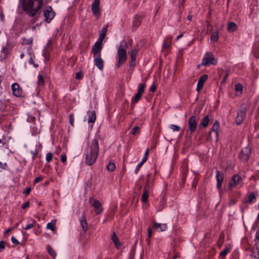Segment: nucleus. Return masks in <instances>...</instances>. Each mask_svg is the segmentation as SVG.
<instances>
[{
    "label": "nucleus",
    "instance_id": "f257e3e1",
    "mask_svg": "<svg viewBox=\"0 0 259 259\" xmlns=\"http://www.w3.org/2000/svg\"><path fill=\"white\" fill-rule=\"evenodd\" d=\"M43 5V0H24L23 10L30 17H34Z\"/></svg>",
    "mask_w": 259,
    "mask_h": 259
},
{
    "label": "nucleus",
    "instance_id": "f03ea898",
    "mask_svg": "<svg viewBox=\"0 0 259 259\" xmlns=\"http://www.w3.org/2000/svg\"><path fill=\"white\" fill-rule=\"evenodd\" d=\"M99 144L97 140L94 139L88 144L85 152V162L89 165L93 164L99 154Z\"/></svg>",
    "mask_w": 259,
    "mask_h": 259
},
{
    "label": "nucleus",
    "instance_id": "7ed1b4c3",
    "mask_svg": "<svg viewBox=\"0 0 259 259\" xmlns=\"http://www.w3.org/2000/svg\"><path fill=\"white\" fill-rule=\"evenodd\" d=\"M127 47L128 46L127 42L125 40H122L117 50V68L120 67L121 65L124 64L126 61V49H127Z\"/></svg>",
    "mask_w": 259,
    "mask_h": 259
},
{
    "label": "nucleus",
    "instance_id": "20e7f679",
    "mask_svg": "<svg viewBox=\"0 0 259 259\" xmlns=\"http://www.w3.org/2000/svg\"><path fill=\"white\" fill-rule=\"evenodd\" d=\"M217 63V59L214 58L213 54L211 52H207L202 59L201 65L204 66H207L209 65H215Z\"/></svg>",
    "mask_w": 259,
    "mask_h": 259
},
{
    "label": "nucleus",
    "instance_id": "39448f33",
    "mask_svg": "<svg viewBox=\"0 0 259 259\" xmlns=\"http://www.w3.org/2000/svg\"><path fill=\"white\" fill-rule=\"evenodd\" d=\"M246 107L243 105L241 106L240 109L237 111L236 117V122L238 125L241 124L244 121L246 116Z\"/></svg>",
    "mask_w": 259,
    "mask_h": 259
},
{
    "label": "nucleus",
    "instance_id": "423d86ee",
    "mask_svg": "<svg viewBox=\"0 0 259 259\" xmlns=\"http://www.w3.org/2000/svg\"><path fill=\"white\" fill-rule=\"evenodd\" d=\"M251 155V149L249 146H246L243 148L240 154L239 158L242 161H247Z\"/></svg>",
    "mask_w": 259,
    "mask_h": 259
},
{
    "label": "nucleus",
    "instance_id": "0eeeda50",
    "mask_svg": "<svg viewBox=\"0 0 259 259\" xmlns=\"http://www.w3.org/2000/svg\"><path fill=\"white\" fill-rule=\"evenodd\" d=\"M44 15L46 22L50 23L55 16V13L53 12L51 7L47 6L46 8L44 11Z\"/></svg>",
    "mask_w": 259,
    "mask_h": 259
},
{
    "label": "nucleus",
    "instance_id": "6e6552de",
    "mask_svg": "<svg viewBox=\"0 0 259 259\" xmlns=\"http://www.w3.org/2000/svg\"><path fill=\"white\" fill-rule=\"evenodd\" d=\"M198 118L193 115L190 117L188 120L189 130L191 133L194 132L197 126Z\"/></svg>",
    "mask_w": 259,
    "mask_h": 259
},
{
    "label": "nucleus",
    "instance_id": "1a4fd4ad",
    "mask_svg": "<svg viewBox=\"0 0 259 259\" xmlns=\"http://www.w3.org/2000/svg\"><path fill=\"white\" fill-rule=\"evenodd\" d=\"M13 95L17 97H23V90L18 83H14L11 86Z\"/></svg>",
    "mask_w": 259,
    "mask_h": 259
},
{
    "label": "nucleus",
    "instance_id": "9d476101",
    "mask_svg": "<svg viewBox=\"0 0 259 259\" xmlns=\"http://www.w3.org/2000/svg\"><path fill=\"white\" fill-rule=\"evenodd\" d=\"M103 48V45L101 43L96 42L92 47V52L94 57L101 56V50Z\"/></svg>",
    "mask_w": 259,
    "mask_h": 259
},
{
    "label": "nucleus",
    "instance_id": "9b49d317",
    "mask_svg": "<svg viewBox=\"0 0 259 259\" xmlns=\"http://www.w3.org/2000/svg\"><path fill=\"white\" fill-rule=\"evenodd\" d=\"M89 203L96 209V213L97 214H100L103 210V209L101 208V203L99 200L91 198L89 200Z\"/></svg>",
    "mask_w": 259,
    "mask_h": 259
},
{
    "label": "nucleus",
    "instance_id": "f8f14e48",
    "mask_svg": "<svg viewBox=\"0 0 259 259\" xmlns=\"http://www.w3.org/2000/svg\"><path fill=\"white\" fill-rule=\"evenodd\" d=\"M242 179L241 177L238 175H234L229 183V188L231 189L234 186H236L239 184V182L242 181Z\"/></svg>",
    "mask_w": 259,
    "mask_h": 259
},
{
    "label": "nucleus",
    "instance_id": "ddd939ff",
    "mask_svg": "<svg viewBox=\"0 0 259 259\" xmlns=\"http://www.w3.org/2000/svg\"><path fill=\"white\" fill-rule=\"evenodd\" d=\"M208 76L207 75H203L201 76L197 82V87H196V91L198 92H200V91L202 88L203 84L205 82V81L207 79Z\"/></svg>",
    "mask_w": 259,
    "mask_h": 259
},
{
    "label": "nucleus",
    "instance_id": "4468645a",
    "mask_svg": "<svg viewBox=\"0 0 259 259\" xmlns=\"http://www.w3.org/2000/svg\"><path fill=\"white\" fill-rule=\"evenodd\" d=\"M99 4L100 0H94L92 5L93 13L96 16L100 15Z\"/></svg>",
    "mask_w": 259,
    "mask_h": 259
},
{
    "label": "nucleus",
    "instance_id": "2eb2a0df",
    "mask_svg": "<svg viewBox=\"0 0 259 259\" xmlns=\"http://www.w3.org/2000/svg\"><path fill=\"white\" fill-rule=\"evenodd\" d=\"M94 62L95 65L99 70H103L104 67V61L101 58V56L94 57Z\"/></svg>",
    "mask_w": 259,
    "mask_h": 259
},
{
    "label": "nucleus",
    "instance_id": "dca6fc26",
    "mask_svg": "<svg viewBox=\"0 0 259 259\" xmlns=\"http://www.w3.org/2000/svg\"><path fill=\"white\" fill-rule=\"evenodd\" d=\"M216 178L217 181V186L218 189H220L224 181L223 173L218 170L217 171Z\"/></svg>",
    "mask_w": 259,
    "mask_h": 259
},
{
    "label": "nucleus",
    "instance_id": "f3484780",
    "mask_svg": "<svg viewBox=\"0 0 259 259\" xmlns=\"http://www.w3.org/2000/svg\"><path fill=\"white\" fill-rule=\"evenodd\" d=\"M88 122L89 123L94 124L96 120V113L95 110L89 111L88 112Z\"/></svg>",
    "mask_w": 259,
    "mask_h": 259
},
{
    "label": "nucleus",
    "instance_id": "a211bd4d",
    "mask_svg": "<svg viewBox=\"0 0 259 259\" xmlns=\"http://www.w3.org/2000/svg\"><path fill=\"white\" fill-rule=\"evenodd\" d=\"M154 228L156 231L158 232L164 231L166 230L167 225L166 224H160L154 222Z\"/></svg>",
    "mask_w": 259,
    "mask_h": 259
},
{
    "label": "nucleus",
    "instance_id": "6ab92c4d",
    "mask_svg": "<svg viewBox=\"0 0 259 259\" xmlns=\"http://www.w3.org/2000/svg\"><path fill=\"white\" fill-rule=\"evenodd\" d=\"M107 32V26L104 27L102 30V32L98 39L97 42L102 44V42L105 38Z\"/></svg>",
    "mask_w": 259,
    "mask_h": 259
},
{
    "label": "nucleus",
    "instance_id": "aec40b11",
    "mask_svg": "<svg viewBox=\"0 0 259 259\" xmlns=\"http://www.w3.org/2000/svg\"><path fill=\"white\" fill-rule=\"evenodd\" d=\"M220 128V124H219V122H218V120H216L213 125H212V127H211V131H210L209 133V136H210V134L211 133V132L212 131H213L215 132V135H216V137H217V139H218V131H219V130Z\"/></svg>",
    "mask_w": 259,
    "mask_h": 259
},
{
    "label": "nucleus",
    "instance_id": "412c9836",
    "mask_svg": "<svg viewBox=\"0 0 259 259\" xmlns=\"http://www.w3.org/2000/svg\"><path fill=\"white\" fill-rule=\"evenodd\" d=\"M111 239L113 242L114 243V245L116 248L118 249L120 248V246L121 245V243L119 242L118 238L116 235L115 233L114 232L112 234Z\"/></svg>",
    "mask_w": 259,
    "mask_h": 259
},
{
    "label": "nucleus",
    "instance_id": "4be33fe9",
    "mask_svg": "<svg viewBox=\"0 0 259 259\" xmlns=\"http://www.w3.org/2000/svg\"><path fill=\"white\" fill-rule=\"evenodd\" d=\"M80 223L83 231L85 232L88 230V223L84 217H82V218L80 219Z\"/></svg>",
    "mask_w": 259,
    "mask_h": 259
},
{
    "label": "nucleus",
    "instance_id": "5701e85b",
    "mask_svg": "<svg viewBox=\"0 0 259 259\" xmlns=\"http://www.w3.org/2000/svg\"><path fill=\"white\" fill-rule=\"evenodd\" d=\"M209 118L208 115L205 116L201 120V122L199 124V126H203L204 127H206L209 123Z\"/></svg>",
    "mask_w": 259,
    "mask_h": 259
},
{
    "label": "nucleus",
    "instance_id": "b1692460",
    "mask_svg": "<svg viewBox=\"0 0 259 259\" xmlns=\"http://www.w3.org/2000/svg\"><path fill=\"white\" fill-rule=\"evenodd\" d=\"M237 29V26L235 23L231 22L229 23L228 25V30L230 32H234Z\"/></svg>",
    "mask_w": 259,
    "mask_h": 259
},
{
    "label": "nucleus",
    "instance_id": "393cba45",
    "mask_svg": "<svg viewBox=\"0 0 259 259\" xmlns=\"http://www.w3.org/2000/svg\"><path fill=\"white\" fill-rule=\"evenodd\" d=\"M256 200V196L254 194L251 193L247 196V198L244 200L245 202L251 203Z\"/></svg>",
    "mask_w": 259,
    "mask_h": 259
},
{
    "label": "nucleus",
    "instance_id": "a878e982",
    "mask_svg": "<svg viewBox=\"0 0 259 259\" xmlns=\"http://www.w3.org/2000/svg\"><path fill=\"white\" fill-rule=\"evenodd\" d=\"M142 22V17L139 16H136L133 21V26L137 28Z\"/></svg>",
    "mask_w": 259,
    "mask_h": 259
},
{
    "label": "nucleus",
    "instance_id": "bb28decb",
    "mask_svg": "<svg viewBox=\"0 0 259 259\" xmlns=\"http://www.w3.org/2000/svg\"><path fill=\"white\" fill-rule=\"evenodd\" d=\"M47 251L51 255V256L55 259L57 254L55 250L50 245H48L47 247Z\"/></svg>",
    "mask_w": 259,
    "mask_h": 259
},
{
    "label": "nucleus",
    "instance_id": "cd10ccee",
    "mask_svg": "<svg viewBox=\"0 0 259 259\" xmlns=\"http://www.w3.org/2000/svg\"><path fill=\"white\" fill-rule=\"evenodd\" d=\"M141 94L137 93L134 97H133L132 100V104H135L136 103H137L141 99L142 97Z\"/></svg>",
    "mask_w": 259,
    "mask_h": 259
},
{
    "label": "nucleus",
    "instance_id": "c85d7f7f",
    "mask_svg": "<svg viewBox=\"0 0 259 259\" xmlns=\"http://www.w3.org/2000/svg\"><path fill=\"white\" fill-rule=\"evenodd\" d=\"M145 87H146L145 83H140L139 84L137 93L142 95L143 94V93L144 92Z\"/></svg>",
    "mask_w": 259,
    "mask_h": 259
},
{
    "label": "nucleus",
    "instance_id": "c756f323",
    "mask_svg": "<svg viewBox=\"0 0 259 259\" xmlns=\"http://www.w3.org/2000/svg\"><path fill=\"white\" fill-rule=\"evenodd\" d=\"M230 247H226L220 252V256L222 257H224L230 252Z\"/></svg>",
    "mask_w": 259,
    "mask_h": 259
},
{
    "label": "nucleus",
    "instance_id": "7c9ffc66",
    "mask_svg": "<svg viewBox=\"0 0 259 259\" xmlns=\"http://www.w3.org/2000/svg\"><path fill=\"white\" fill-rule=\"evenodd\" d=\"M149 192L144 191L141 197V201L143 203H146L147 201L148 198L149 197Z\"/></svg>",
    "mask_w": 259,
    "mask_h": 259
},
{
    "label": "nucleus",
    "instance_id": "2f4dec72",
    "mask_svg": "<svg viewBox=\"0 0 259 259\" xmlns=\"http://www.w3.org/2000/svg\"><path fill=\"white\" fill-rule=\"evenodd\" d=\"M2 52L4 54V57L6 58L9 53L8 45H6L5 47L3 48Z\"/></svg>",
    "mask_w": 259,
    "mask_h": 259
},
{
    "label": "nucleus",
    "instance_id": "473e14b6",
    "mask_svg": "<svg viewBox=\"0 0 259 259\" xmlns=\"http://www.w3.org/2000/svg\"><path fill=\"white\" fill-rule=\"evenodd\" d=\"M138 53V50L134 49L132 50L130 53V59L133 60H136V56Z\"/></svg>",
    "mask_w": 259,
    "mask_h": 259
},
{
    "label": "nucleus",
    "instance_id": "72a5a7b5",
    "mask_svg": "<svg viewBox=\"0 0 259 259\" xmlns=\"http://www.w3.org/2000/svg\"><path fill=\"white\" fill-rule=\"evenodd\" d=\"M107 169L109 171H113L115 169V164L111 162H109V163L107 165Z\"/></svg>",
    "mask_w": 259,
    "mask_h": 259
},
{
    "label": "nucleus",
    "instance_id": "f704fd0d",
    "mask_svg": "<svg viewBox=\"0 0 259 259\" xmlns=\"http://www.w3.org/2000/svg\"><path fill=\"white\" fill-rule=\"evenodd\" d=\"M219 38V32L218 31L214 32L211 35V40L214 42L217 41Z\"/></svg>",
    "mask_w": 259,
    "mask_h": 259
},
{
    "label": "nucleus",
    "instance_id": "c9c22d12",
    "mask_svg": "<svg viewBox=\"0 0 259 259\" xmlns=\"http://www.w3.org/2000/svg\"><path fill=\"white\" fill-rule=\"evenodd\" d=\"M33 42L32 37L24 38L23 41V45H31Z\"/></svg>",
    "mask_w": 259,
    "mask_h": 259
},
{
    "label": "nucleus",
    "instance_id": "e433bc0d",
    "mask_svg": "<svg viewBox=\"0 0 259 259\" xmlns=\"http://www.w3.org/2000/svg\"><path fill=\"white\" fill-rule=\"evenodd\" d=\"M44 83L45 81L43 76L41 75H38L37 84L39 85H42L44 84Z\"/></svg>",
    "mask_w": 259,
    "mask_h": 259
},
{
    "label": "nucleus",
    "instance_id": "4c0bfd02",
    "mask_svg": "<svg viewBox=\"0 0 259 259\" xmlns=\"http://www.w3.org/2000/svg\"><path fill=\"white\" fill-rule=\"evenodd\" d=\"M47 228L52 231H54L55 229V224L53 222L49 223L47 225Z\"/></svg>",
    "mask_w": 259,
    "mask_h": 259
},
{
    "label": "nucleus",
    "instance_id": "58836bf2",
    "mask_svg": "<svg viewBox=\"0 0 259 259\" xmlns=\"http://www.w3.org/2000/svg\"><path fill=\"white\" fill-rule=\"evenodd\" d=\"M170 44H171V42H170V40H168V39H165L164 40V42L163 45V48H164V49L169 48L170 46Z\"/></svg>",
    "mask_w": 259,
    "mask_h": 259
},
{
    "label": "nucleus",
    "instance_id": "ea45409f",
    "mask_svg": "<svg viewBox=\"0 0 259 259\" xmlns=\"http://www.w3.org/2000/svg\"><path fill=\"white\" fill-rule=\"evenodd\" d=\"M235 90L236 92H242L243 86L240 83H237L235 85Z\"/></svg>",
    "mask_w": 259,
    "mask_h": 259
},
{
    "label": "nucleus",
    "instance_id": "a19ab883",
    "mask_svg": "<svg viewBox=\"0 0 259 259\" xmlns=\"http://www.w3.org/2000/svg\"><path fill=\"white\" fill-rule=\"evenodd\" d=\"M140 132V127L138 126H134L132 131H131V134L133 135H136L137 133H139Z\"/></svg>",
    "mask_w": 259,
    "mask_h": 259
},
{
    "label": "nucleus",
    "instance_id": "79ce46f5",
    "mask_svg": "<svg viewBox=\"0 0 259 259\" xmlns=\"http://www.w3.org/2000/svg\"><path fill=\"white\" fill-rule=\"evenodd\" d=\"M31 221V223L28 224L25 228H24L25 230H27L33 227L34 223H35V221L34 220H32Z\"/></svg>",
    "mask_w": 259,
    "mask_h": 259
},
{
    "label": "nucleus",
    "instance_id": "37998d69",
    "mask_svg": "<svg viewBox=\"0 0 259 259\" xmlns=\"http://www.w3.org/2000/svg\"><path fill=\"white\" fill-rule=\"evenodd\" d=\"M53 158V154L51 152H49L46 155V161L47 162H50Z\"/></svg>",
    "mask_w": 259,
    "mask_h": 259
},
{
    "label": "nucleus",
    "instance_id": "c03bdc74",
    "mask_svg": "<svg viewBox=\"0 0 259 259\" xmlns=\"http://www.w3.org/2000/svg\"><path fill=\"white\" fill-rule=\"evenodd\" d=\"M83 73L81 71L77 72L75 74V78L76 79H81L83 77Z\"/></svg>",
    "mask_w": 259,
    "mask_h": 259
},
{
    "label": "nucleus",
    "instance_id": "a18cd8bd",
    "mask_svg": "<svg viewBox=\"0 0 259 259\" xmlns=\"http://www.w3.org/2000/svg\"><path fill=\"white\" fill-rule=\"evenodd\" d=\"M170 128L173 130V131H179L180 130V127L175 124L170 125Z\"/></svg>",
    "mask_w": 259,
    "mask_h": 259
},
{
    "label": "nucleus",
    "instance_id": "49530a36",
    "mask_svg": "<svg viewBox=\"0 0 259 259\" xmlns=\"http://www.w3.org/2000/svg\"><path fill=\"white\" fill-rule=\"evenodd\" d=\"M74 120V118L73 114H70L69 122H70V124H71L72 125H73Z\"/></svg>",
    "mask_w": 259,
    "mask_h": 259
},
{
    "label": "nucleus",
    "instance_id": "de8ad7c7",
    "mask_svg": "<svg viewBox=\"0 0 259 259\" xmlns=\"http://www.w3.org/2000/svg\"><path fill=\"white\" fill-rule=\"evenodd\" d=\"M256 243L254 246V248H256L257 251V254L259 255V241H255Z\"/></svg>",
    "mask_w": 259,
    "mask_h": 259
},
{
    "label": "nucleus",
    "instance_id": "09e8293b",
    "mask_svg": "<svg viewBox=\"0 0 259 259\" xmlns=\"http://www.w3.org/2000/svg\"><path fill=\"white\" fill-rule=\"evenodd\" d=\"M149 183H148V181H147L146 185H145V186L144 187V191L149 192Z\"/></svg>",
    "mask_w": 259,
    "mask_h": 259
},
{
    "label": "nucleus",
    "instance_id": "8fccbe9b",
    "mask_svg": "<svg viewBox=\"0 0 259 259\" xmlns=\"http://www.w3.org/2000/svg\"><path fill=\"white\" fill-rule=\"evenodd\" d=\"M11 241L14 244L16 245H18L20 243L16 239V238L13 236L11 237Z\"/></svg>",
    "mask_w": 259,
    "mask_h": 259
},
{
    "label": "nucleus",
    "instance_id": "3c124183",
    "mask_svg": "<svg viewBox=\"0 0 259 259\" xmlns=\"http://www.w3.org/2000/svg\"><path fill=\"white\" fill-rule=\"evenodd\" d=\"M42 180V178L41 177H37L36 178H35V179H34V181H33V183L34 184L39 182L40 181H41Z\"/></svg>",
    "mask_w": 259,
    "mask_h": 259
},
{
    "label": "nucleus",
    "instance_id": "603ef678",
    "mask_svg": "<svg viewBox=\"0 0 259 259\" xmlns=\"http://www.w3.org/2000/svg\"><path fill=\"white\" fill-rule=\"evenodd\" d=\"M6 242L4 241L0 242V250L4 249L5 248Z\"/></svg>",
    "mask_w": 259,
    "mask_h": 259
},
{
    "label": "nucleus",
    "instance_id": "864d4df0",
    "mask_svg": "<svg viewBox=\"0 0 259 259\" xmlns=\"http://www.w3.org/2000/svg\"><path fill=\"white\" fill-rule=\"evenodd\" d=\"M143 164V163H142V162H141L136 167V168L135 169V173L136 174H137L138 171L140 170L141 167L142 166V165Z\"/></svg>",
    "mask_w": 259,
    "mask_h": 259
},
{
    "label": "nucleus",
    "instance_id": "5fc2aeb1",
    "mask_svg": "<svg viewBox=\"0 0 259 259\" xmlns=\"http://www.w3.org/2000/svg\"><path fill=\"white\" fill-rule=\"evenodd\" d=\"M29 202L26 201L23 204V205L22 206V208L25 209V208H27L29 206Z\"/></svg>",
    "mask_w": 259,
    "mask_h": 259
},
{
    "label": "nucleus",
    "instance_id": "6e6d98bb",
    "mask_svg": "<svg viewBox=\"0 0 259 259\" xmlns=\"http://www.w3.org/2000/svg\"><path fill=\"white\" fill-rule=\"evenodd\" d=\"M87 188H91L92 186V178H91L87 182L86 184Z\"/></svg>",
    "mask_w": 259,
    "mask_h": 259
},
{
    "label": "nucleus",
    "instance_id": "4d7b16f0",
    "mask_svg": "<svg viewBox=\"0 0 259 259\" xmlns=\"http://www.w3.org/2000/svg\"><path fill=\"white\" fill-rule=\"evenodd\" d=\"M156 87L154 84H153L149 88V91L154 92L156 90Z\"/></svg>",
    "mask_w": 259,
    "mask_h": 259
},
{
    "label": "nucleus",
    "instance_id": "13d9d810",
    "mask_svg": "<svg viewBox=\"0 0 259 259\" xmlns=\"http://www.w3.org/2000/svg\"><path fill=\"white\" fill-rule=\"evenodd\" d=\"M136 60H131L130 61V67H134L136 65Z\"/></svg>",
    "mask_w": 259,
    "mask_h": 259
},
{
    "label": "nucleus",
    "instance_id": "bf43d9fd",
    "mask_svg": "<svg viewBox=\"0 0 259 259\" xmlns=\"http://www.w3.org/2000/svg\"><path fill=\"white\" fill-rule=\"evenodd\" d=\"M148 238H150L152 236V230L150 228L147 229Z\"/></svg>",
    "mask_w": 259,
    "mask_h": 259
},
{
    "label": "nucleus",
    "instance_id": "052dcab7",
    "mask_svg": "<svg viewBox=\"0 0 259 259\" xmlns=\"http://www.w3.org/2000/svg\"><path fill=\"white\" fill-rule=\"evenodd\" d=\"M67 158L66 155H61V160L62 162H65L66 161Z\"/></svg>",
    "mask_w": 259,
    "mask_h": 259
},
{
    "label": "nucleus",
    "instance_id": "680f3d73",
    "mask_svg": "<svg viewBox=\"0 0 259 259\" xmlns=\"http://www.w3.org/2000/svg\"><path fill=\"white\" fill-rule=\"evenodd\" d=\"M29 63L30 64H33V65L34 66V67H37V66H38V65H36V64L34 63V61H33V59H32V57H30V59H29Z\"/></svg>",
    "mask_w": 259,
    "mask_h": 259
},
{
    "label": "nucleus",
    "instance_id": "e2e57ef3",
    "mask_svg": "<svg viewBox=\"0 0 259 259\" xmlns=\"http://www.w3.org/2000/svg\"><path fill=\"white\" fill-rule=\"evenodd\" d=\"M228 75H229V73H226L225 75L224 76V77H223V79L222 80V82L223 83H225L226 82V81L227 79Z\"/></svg>",
    "mask_w": 259,
    "mask_h": 259
},
{
    "label": "nucleus",
    "instance_id": "0e129e2a",
    "mask_svg": "<svg viewBox=\"0 0 259 259\" xmlns=\"http://www.w3.org/2000/svg\"><path fill=\"white\" fill-rule=\"evenodd\" d=\"M30 191H31V188L30 187L27 188L26 189V190L24 192V193L25 195H28L30 193Z\"/></svg>",
    "mask_w": 259,
    "mask_h": 259
},
{
    "label": "nucleus",
    "instance_id": "69168bd1",
    "mask_svg": "<svg viewBox=\"0 0 259 259\" xmlns=\"http://www.w3.org/2000/svg\"><path fill=\"white\" fill-rule=\"evenodd\" d=\"M255 241H259V229L256 231Z\"/></svg>",
    "mask_w": 259,
    "mask_h": 259
},
{
    "label": "nucleus",
    "instance_id": "338daca9",
    "mask_svg": "<svg viewBox=\"0 0 259 259\" xmlns=\"http://www.w3.org/2000/svg\"><path fill=\"white\" fill-rule=\"evenodd\" d=\"M147 160V156H144L143 159H142V160L141 161L142 162V163H143L144 162H145Z\"/></svg>",
    "mask_w": 259,
    "mask_h": 259
},
{
    "label": "nucleus",
    "instance_id": "774afa93",
    "mask_svg": "<svg viewBox=\"0 0 259 259\" xmlns=\"http://www.w3.org/2000/svg\"><path fill=\"white\" fill-rule=\"evenodd\" d=\"M31 153L32 154L33 156H32V159L34 160L35 159V156L36 155V152H34V151H31Z\"/></svg>",
    "mask_w": 259,
    "mask_h": 259
}]
</instances>
